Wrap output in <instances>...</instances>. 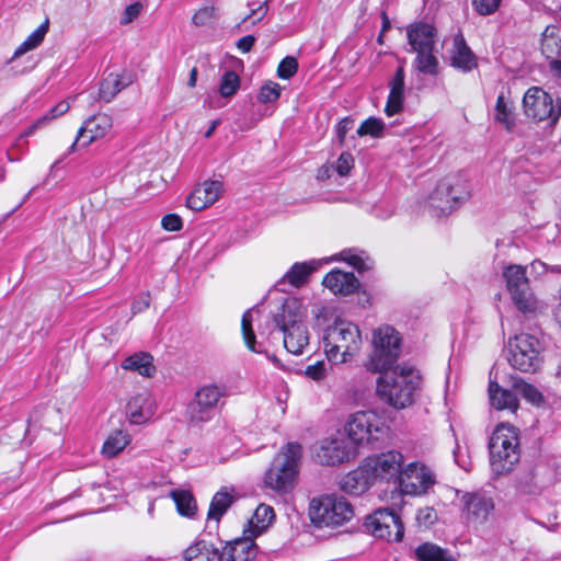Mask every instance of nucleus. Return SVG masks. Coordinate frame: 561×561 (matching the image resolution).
Wrapping results in <instances>:
<instances>
[{
  "label": "nucleus",
  "instance_id": "f257e3e1",
  "mask_svg": "<svg viewBox=\"0 0 561 561\" xmlns=\"http://www.w3.org/2000/svg\"><path fill=\"white\" fill-rule=\"evenodd\" d=\"M421 381L416 369L409 365H399L378 377L377 392L389 405L404 409L413 403Z\"/></svg>",
  "mask_w": 561,
  "mask_h": 561
},
{
  "label": "nucleus",
  "instance_id": "f03ea898",
  "mask_svg": "<svg viewBox=\"0 0 561 561\" xmlns=\"http://www.w3.org/2000/svg\"><path fill=\"white\" fill-rule=\"evenodd\" d=\"M304 316L300 302L295 298H287L272 319V323L283 333L284 347L295 355L301 354L309 343Z\"/></svg>",
  "mask_w": 561,
  "mask_h": 561
},
{
  "label": "nucleus",
  "instance_id": "7ed1b4c3",
  "mask_svg": "<svg viewBox=\"0 0 561 561\" xmlns=\"http://www.w3.org/2000/svg\"><path fill=\"white\" fill-rule=\"evenodd\" d=\"M490 465L495 476L511 472L520 458L518 434L515 427L500 424L489 440Z\"/></svg>",
  "mask_w": 561,
  "mask_h": 561
},
{
  "label": "nucleus",
  "instance_id": "20e7f679",
  "mask_svg": "<svg viewBox=\"0 0 561 561\" xmlns=\"http://www.w3.org/2000/svg\"><path fill=\"white\" fill-rule=\"evenodd\" d=\"M322 341L328 360L342 364L359 350L362 336L356 324L336 321L324 330Z\"/></svg>",
  "mask_w": 561,
  "mask_h": 561
},
{
  "label": "nucleus",
  "instance_id": "39448f33",
  "mask_svg": "<svg viewBox=\"0 0 561 561\" xmlns=\"http://www.w3.org/2000/svg\"><path fill=\"white\" fill-rule=\"evenodd\" d=\"M301 457V446L298 443H288L273 459L265 473L264 483L267 488L287 493L293 490Z\"/></svg>",
  "mask_w": 561,
  "mask_h": 561
},
{
  "label": "nucleus",
  "instance_id": "423d86ee",
  "mask_svg": "<svg viewBox=\"0 0 561 561\" xmlns=\"http://www.w3.org/2000/svg\"><path fill=\"white\" fill-rule=\"evenodd\" d=\"M401 353V337L399 332L383 325L373 333V352L367 363V369L373 373L390 370Z\"/></svg>",
  "mask_w": 561,
  "mask_h": 561
},
{
  "label": "nucleus",
  "instance_id": "0eeeda50",
  "mask_svg": "<svg viewBox=\"0 0 561 561\" xmlns=\"http://www.w3.org/2000/svg\"><path fill=\"white\" fill-rule=\"evenodd\" d=\"M345 431L355 445L367 443L377 447L378 443L388 439L390 428L374 411H358L350 416Z\"/></svg>",
  "mask_w": 561,
  "mask_h": 561
},
{
  "label": "nucleus",
  "instance_id": "6e6552de",
  "mask_svg": "<svg viewBox=\"0 0 561 561\" xmlns=\"http://www.w3.org/2000/svg\"><path fill=\"white\" fill-rule=\"evenodd\" d=\"M469 196V185L459 175H449L438 182L427 199L433 216L449 215Z\"/></svg>",
  "mask_w": 561,
  "mask_h": 561
},
{
  "label": "nucleus",
  "instance_id": "1a4fd4ad",
  "mask_svg": "<svg viewBox=\"0 0 561 561\" xmlns=\"http://www.w3.org/2000/svg\"><path fill=\"white\" fill-rule=\"evenodd\" d=\"M309 515L317 527H330L351 520L354 511L345 497L331 494L313 499L309 506Z\"/></svg>",
  "mask_w": 561,
  "mask_h": 561
},
{
  "label": "nucleus",
  "instance_id": "9d476101",
  "mask_svg": "<svg viewBox=\"0 0 561 561\" xmlns=\"http://www.w3.org/2000/svg\"><path fill=\"white\" fill-rule=\"evenodd\" d=\"M542 350L536 336L527 333L515 335L508 341V363L514 369L523 373H536L543 362Z\"/></svg>",
  "mask_w": 561,
  "mask_h": 561
},
{
  "label": "nucleus",
  "instance_id": "9b49d317",
  "mask_svg": "<svg viewBox=\"0 0 561 561\" xmlns=\"http://www.w3.org/2000/svg\"><path fill=\"white\" fill-rule=\"evenodd\" d=\"M528 266L508 264L503 267V278L514 306L523 313H533L538 301L527 277Z\"/></svg>",
  "mask_w": 561,
  "mask_h": 561
},
{
  "label": "nucleus",
  "instance_id": "f8f14e48",
  "mask_svg": "<svg viewBox=\"0 0 561 561\" xmlns=\"http://www.w3.org/2000/svg\"><path fill=\"white\" fill-rule=\"evenodd\" d=\"M226 393L227 389L225 386L209 383L199 387L186 409L190 422L192 424H201L210 421L215 415L220 399Z\"/></svg>",
  "mask_w": 561,
  "mask_h": 561
},
{
  "label": "nucleus",
  "instance_id": "ddd939ff",
  "mask_svg": "<svg viewBox=\"0 0 561 561\" xmlns=\"http://www.w3.org/2000/svg\"><path fill=\"white\" fill-rule=\"evenodd\" d=\"M364 527L374 537L387 541H401L404 526L401 517L391 508H379L365 518Z\"/></svg>",
  "mask_w": 561,
  "mask_h": 561
},
{
  "label": "nucleus",
  "instance_id": "4468645a",
  "mask_svg": "<svg viewBox=\"0 0 561 561\" xmlns=\"http://www.w3.org/2000/svg\"><path fill=\"white\" fill-rule=\"evenodd\" d=\"M523 106L528 117L539 122L549 118L556 123L561 115V100L554 105L551 95L537 87L527 90Z\"/></svg>",
  "mask_w": 561,
  "mask_h": 561
},
{
  "label": "nucleus",
  "instance_id": "2eb2a0df",
  "mask_svg": "<svg viewBox=\"0 0 561 561\" xmlns=\"http://www.w3.org/2000/svg\"><path fill=\"white\" fill-rule=\"evenodd\" d=\"M436 483L433 470L420 461H413L403 469L399 485L403 493L423 495Z\"/></svg>",
  "mask_w": 561,
  "mask_h": 561
},
{
  "label": "nucleus",
  "instance_id": "dca6fc26",
  "mask_svg": "<svg viewBox=\"0 0 561 561\" xmlns=\"http://www.w3.org/2000/svg\"><path fill=\"white\" fill-rule=\"evenodd\" d=\"M112 126V117L105 113H99L89 117L79 128L75 141L65 156L75 152L78 147H88L96 139L103 138L111 130Z\"/></svg>",
  "mask_w": 561,
  "mask_h": 561
},
{
  "label": "nucleus",
  "instance_id": "f3484780",
  "mask_svg": "<svg viewBox=\"0 0 561 561\" xmlns=\"http://www.w3.org/2000/svg\"><path fill=\"white\" fill-rule=\"evenodd\" d=\"M403 455L397 450H389L380 455L367 457L366 461L376 480H393L400 482L403 472Z\"/></svg>",
  "mask_w": 561,
  "mask_h": 561
},
{
  "label": "nucleus",
  "instance_id": "a211bd4d",
  "mask_svg": "<svg viewBox=\"0 0 561 561\" xmlns=\"http://www.w3.org/2000/svg\"><path fill=\"white\" fill-rule=\"evenodd\" d=\"M376 478L368 467L366 459L354 470L345 474L340 481V488L345 493L360 495L375 482Z\"/></svg>",
  "mask_w": 561,
  "mask_h": 561
},
{
  "label": "nucleus",
  "instance_id": "6ab92c4d",
  "mask_svg": "<svg viewBox=\"0 0 561 561\" xmlns=\"http://www.w3.org/2000/svg\"><path fill=\"white\" fill-rule=\"evenodd\" d=\"M436 36V28L427 22L419 21L407 26V38L411 46L410 51L435 49Z\"/></svg>",
  "mask_w": 561,
  "mask_h": 561
},
{
  "label": "nucleus",
  "instance_id": "aec40b11",
  "mask_svg": "<svg viewBox=\"0 0 561 561\" xmlns=\"http://www.w3.org/2000/svg\"><path fill=\"white\" fill-rule=\"evenodd\" d=\"M355 456V450L344 439H331L321 444L317 458L321 465L336 466L348 461Z\"/></svg>",
  "mask_w": 561,
  "mask_h": 561
},
{
  "label": "nucleus",
  "instance_id": "412c9836",
  "mask_svg": "<svg viewBox=\"0 0 561 561\" xmlns=\"http://www.w3.org/2000/svg\"><path fill=\"white\" fill-rule=\"evenodd\" d=\"M253 536H244L228 541L220 553L221 561H252L255 559L259 547Z\"/></svg>",
  "mask_w": 561,
  "mask_h": 561
},
{
  "label": "nucleus",
  "instance_id": "4be33fe9",
  "mask_svg": "<svg viewBox=\"0 0 561 561\" xmlns=\"http://www.w3.org/2000/svg\"><path fill=\"white\" fill-rule=\"evenodd\" d=\"M221 191L222 183L220 181H205L187 196L186 206L192 210H203L219 198Z\"/></svg>",
  "mask_w": 561,
  "mask_h": 561
},
{
  "label": "nucleus",
  "instance_id": "5701e85b",
  "mask_svg": "<svg viewBox=\"0 0 561 561\" xmlns=\"http://www.w3.org/2000/svg\"><path fill=\"white\" fill-rule=\"evenodd\" d=\"M321 265L320 261L310 260L307 262L295 263L287 273L276 283V287L279 291H287L285 287L287 284L294 288L301 287L307 283L309 276L319 268Z\"/></svg>",
  "mask_w": 561,
  "mask_h": 561
},
{
  "label": "nucleus",
  "instance_id": "b1692460",
  "mask_svg": "<svg viewBox=\"0 0 561 561\" xmlns=\"http://www.w3.org/2000/svg\"><path fill=\"white\" fill-rule=\"evenodd\" d=\"M126 414L134 424H144L154 414L153 400L147 392H140L129 399L126 405Z\"/></svg>",
  "mask_w": 561,
  "mask_h": 561
},
{
  "label": "nucleus",
  "instance_id": "393cba45",
  "mask_svg": "<svg viewBox=\"0 0 561 561\" xmlns=\"http://www.w3.org/2000/svg\"><path fill=\"white\" fill-rule=\"evenodd\" d=\"M466 518L469 523L483 524L494 508L491 499L476 493H467L463 496Z\"/></svg>",
  "mask_w": 561,
  "mask_h": 561
},
{
  "label": "nucleus",
  "instance_id": "a878e982",
  "mask_svg": "<svg viewBox=\"0 0 561 561\" xmlns=\"http://www.w3.org/2000/svg\"><path fill=\"white\" fill-rule=\"evenodd\" d=\"M322 284L325 288L330 289L334 295L347 296L357 290L359 287V280L355 277L352 272H343L340 270H333L328 273Z\"/></svg>",
  "mask_w": 561,
  "mask_h": 561
},
{
  "label": "nucleus",
  "instance_id": "bb28decb",
  "mask_svg": "<svg viewBox=\"0 0 561 561\" xmlns=\"http://www.w3.org/2000/svg\"><path fill=\"white\" fill-rule=\"evenodd\" d=\"M404 79L405 73L402 66L398 67L391 81L389 82L390 92L385 107L388 116L400 113L403 108L404 101Z\"/></svg>",
  "mask_w": 561,
  "mask_h": 561
},
{
  "label": "nucleus",
  "instance_id": "cd10ccee",
  "mask_svg": "<svg viewBox=\"0 0 561 561\" xmlns=\"http://www.w3.org/2000/svg\"><path fill=\"white\" fill-rule=\"evenodd\" d=\"M450 60L451 66L462 72H470L478 67L476 55L467 45L462 35H457L454 38Z\"/></svg>",
  "mask_w": 561,
  "mask_h": 561
},
{
  "label": "nucleus",
  "instance_id": "c85d7f7f",
  "mask_svg": "<svg viewBox=\"0 0 561 561\" xmlns=\"http://www.w3.org/2000/svg\"><path fill=\"white\" fill-rule=\"evenodd\" d=\"M182 561H221L219 549L204 539L195 540L182 553Z\"/></svg>",
  "mask_w": 561,
  "mask_h": 561
},
{
  "label": "nucleus",
  "instance_id": "c756f323",
  "mask_svg": "<svg viewBox=\"0 0 561 561\" xmlns=\"http://www.w3.org/2000/svg\"><path fill=\"white\" fill-rule=\"evenodd\" d=\"M131 83L133 76L130 73H110L100 83L99 98L100 100L108 103L116 96L117 93H119Z\"/></svg>",
  "mask_w": 561,
  "mask_h": 561
},
{
  "label": "nucleus",
  "instance_id": "7c9ffc66",
  "mask_svg": "<svg viewBox=\"0 0 561 561\" xmlns=\"http://www.w3.org/2000/svg\"><path fill=\"white\" fill-rule=\"evenodd\" d=\"M234 501L236 496L233 494V490L228 491L227 488H221L218 492H216L210 501L209 510L207 513L208 524L214 522L215 525L218 526L221 517L227 513Z\"/></svg>",
  "mask_w": 561,
  "mask_h": 561
},
{
  "label": "nucleus",
  "instance_id": "2f4dec72",
  "mask_svg": "<svg viewBox=\"0 0 561 561\" xmlns=\"http://www.w3.org/2000/svg\"><path fill=\"white\" fill-rule=\"evenodd\" d=\"M490 402L497 410L508 409L516 411L518 409V399L516 394L502 388L496 381L490 380L488 388Z\"/></svg>",
  "mask_w": 561,
  "mask_h": 561
},
{
  "label": "nucleus",
  "instance_id": "473e14b6",
  "mask_svg": "<svg viewBox=\"0 0 561 561\" xmlns=\"http://www.w3.org/2000/svg\"><path fill=\"white\" fill-rule=\"evenodd\" d=\"M152 362L153 357L149 353L139 352L124 359L122 368L125 370L137 371L144 377H151L156 371Z\"/></svg>",
  "mask_w": 561,
  "mask_h": 561
},
{
  "label": "nucleus",
  "instance_id": "72a5a7b5",
  "mask_svg": "<svg viewBox=\"0 0 561 561\" xmlns=\"http://www.w3.org/2000/svg\"><path fill=\"white\" fill-rule=\"evenodd\" d=\"M416 561H456L448 550L433 542H423L414 550Z\"/></svg>",
  "mask_w": 561,
  "mask_h": 561
},
{
  "label": "nucleus",
  "instance_id": "f704fd0d",
  "mask_svg": "<svg viewBox=\"0 0 561 561\" xmlns=\"http://www.w3.org/2000/svg\"><path fill=\"white\" fill-rule=\"evenodd\" d=\"M49 28V20L46 19L35 31H33L26 39L21 43L18 48L14 50L13 56L10 59V62L27 51H31L37 48L44 41Z\"/></svg>",
  "mask_w": 561,
  "mask_h": 561
},
{
  "label": "nucleus",
  "instance_id": "c9c22d12",
  "mask_svg": "<svg viewBox=\"0 0 561 561\" xmlns=\"http://www.w3.org/2000/svg\"><path fill=\"white\" fill-rule=\"evenodd\" d=\"M540 49L547 59H554L561 53V38L558 35V28L549 25L542 33Z\"/></svg>",
  "mask_w": 561,
  "mask_h": 561
},
{
  "label": "nucleus",
  "instance_id": "e433bc0d",
  "mask_svg": "<svg viewBox=\"0 0 561 561\" xmlns=\"http://www.w3.org/2000/svg\"><path fill=\"white\" fill-rule=\"evenodd\" d=\"M274 518L275 514L273 507L266 504H260L250 520L251 529L249 531L254 537L259 536L267 528Z\"/></svg>",
  "mask_w": 561,
  "mask_h": 561
},
{
  "label": "nucleus",
  "instance_id": "4c0bfd02",
  "mask_svg": "<svg viewBox=\"0 0 561 561\" xmlns=\"http://www.w3.org/2000/svg\"><path fill=\"white\" fill-rule=\"evenodd\" d=\"M171 497L173 499L180 515L193 517L196 514V501L190 491L173 490L171 491Z\"/></svg>",
  "mask_w": 561,
  "mask_h": 561
},
{
  "label": "nucleus",
  "instance_id": "58836bf2",
  "mask_svg": "<svg viewBox=\"0 0 561 561\" xmlns=\"http://www.w3.org/2000/svg\"><path fill=\"white\" fill-rule=\"evenodd\" d=\"M129 444V436L117 431L110 435L103 444L102 453L108 458L117 456Z\"/></svg>",
  "mask_w": 561,
  "mask_h": 561
},
{
  "label": "nucleus",
  "instance_id": "ea45409f",
  "mask_svg": "<svg viewBox=\"0 0 561 561\" xmlns=\"http://www.w3.org/2000/svg\"><path fill=\"white\" fill-rule=\"evenodd\" d=\"M416 53L414 65L416 69L425 75H436L438 71V59L434 49H424Z\"/></svg>",
  "mask_w": 561,
  "mask_h": 561
},
{
  "label": "nucleus",
  "instance_id": "a19ab883",
  "mask_svg": "<svg viewBox=\"0 0 561 561\" xmlns=\"http://www.w3.org/2000/svg\"><path fill=\"white\" fill-rule=\"evenodd\" d=\"M513 387L529 403L534 405L543 403L542 393L534 385L526 382L522 378H514Z\"/></svg>",
  "mask_w": 561,
  "mask_h": 561
},
{
  "label": "nucleus",
  "instance_id": "79ce46f5",
  "mask_svg": "<svg viewBox=\"0 0 561 561\" xmlns=\"http://www.w3.org/2000/svg\"><path fill=\"white\" fill-rule=\"evenodd\" d=\"M252 322H253L252 311L248 310L243 313L242 320H241L242 336H243L247 347L250 351H252L254 353H261L262 351L257 347L255 334L252 329Z\"/></svg>",
  "mask_w": 561,
  "mask_h": 561
},
{
  "label": "nucleus",
  "instance_id": "37998d69",
  "mask_svg": "<svg viewBox=\"0 0 561 561\" xmlns=\"http://www.w3.org/2000/svg\"><path fill=\"white\" fill-rule=\"evenodd\" d=\"M385 127L386 125L381 118L370 116L360 124L356 130V135L359 137L368 135L378 138L382 136Z\"/></svg>",
  "mask_w": 561,
  "mask_h": 561
},
{
  "label": "nucleus",
  "instance_id": "c03bdc74",
  "mask_svg": "<svg viewBox=\"0 0 561 561\" xmlns=\"http://www.w3.org/2000/svg\"><path fill=\"white\" fill-rule=\"evenodd\" d=\"M240 87V79L234 71H226L220 80L219 93L224 98L233 95Z\"/></svg>",
  "mask_w": 561,
  "mask_h": 561
},
{
  "label": "nucleus",
  "instance_id": "a18cd8bd",
  "mask_svg": "<svg viewBox=\"0 0 561 561\" xmlns=\"http://www.w3.org/2000/svg\"><path fill=\"white\" fill-rule=\"evenodd\" d=\"M280 92L282 87L278 83L268 81L261 87L257 93V101L263 104L274 103L279 99Z\"/></svg>",
  "mask_w": 561,
  "mask_h": 561
},
{
  "label": "nucleus",
  "instance_id": "49530a36",
  "mask_svg": "<svg viewBox=\"0 0 561 561\" xmlns=\"http://www.w3.org/2000/svg\"><path fill=\"white\" fill-rule=\"evenodd\" d=\"M495 119L506 126L507 129L513 125L512 111L507 105L505 96L500 94L495 104Z\"/></svg>",
  "mask_w": 561,
  "mask_h": 561
},
{
  "label": "nucleus",
  "instance_id": "de8ad7c7",
  "mask_svg": "<svg viewBox=\"0 0 561 561\" xmlns=\"http://www.w3.org/2000/svg\"><path fill=\"white\" fill-rule=\"evenodd\" d=\"M250 7V13L243 19L242 23L245 24L248 22H251V24H255L260 22L267 12V2L263 1H256L249 3Z\"/></svg>",
  "mask_w": 561,
  "mask_h": 561
},
{
  "label": "nucleus",
  "instance_id": "09e8293b",
  "mask_svg": "<svg viewBox=\"0 0 561 561\" xmlns=\"http://www.w3.org/2000/svg\"><path fill=\"white\" fill-rule=\"evenodd\" d=\"M298 70V61L295 57L287 56L278 65L277 76L280 79H290Z\"/></svg>",
  "mask_w": 561,
  "mask_h": 561
},
{
  "label": "nucleus",
  "instance_id": "8fccbe9b",
  "mask_svg": "<svg viewBox=\"0 0 561 561\" xmlns=\"http://www.w3.org/2000/svg\"><path fill=\"white\" fill-rule=\"evenodd\" d=\"M501 1L502 0H472V5L480 15H490L499 9Z\"/></svg>",
  "mask_w": 561,
  "mask_h": 561
},
{
  "label": "nucleus",
  "instance_id": "3c124183",
  "mask_svg": "<svg viewBox=\"0 0 561 561\" xmlns=\"http://www.w3.org/2000/svg\"><path fill=\"white\" fill-rule=\"evenodd\" d=\"M215 18V8L214 7H203L192 18V22L196 26H205L208 25L211 20Z\"/></svg>",
  "mask_w": 561,
  "mask_h": 561
},
{
  "label": "nucleus",
  "instance_id": "603ef678",
  "mask_svg": "<svg viewBox=\"0 0 561 561\" xmlns=\"http://www.w3.org/2000/svg\"><path fill=\"white\" fill-rule=\"evenodd\" d=\"M56 107H51L47 114L36 119L24 133L23 136H32L38 128L46 126L50 121L58 117Z\"/></svg>",
  "mask_w": 561,
  "mask_h": 561
},
{
  "label": "nucleus",
  "instance_id": "864d4df0",
  "mask_svg": "<svg viewBox=\"0 0 561 561\" xmlns=\"http://www.w3.org/2000/svg\"><path fill=\"white\" fill-rule=\"evenodd\" d=\"M305 375L316 381L322 380L327 376V365L324 360H318L312 365H308Z\"/></svg>",
  "mask_w": 561,
  "mask_h": 561
},
{
  "label": "nucleus",
  "instance_id": "5fc2aeb1",
  "mask_svg": "<svg viewBox=\"0 0 561 561\" xmlns=\"http://www.w3.org/2000/svg\"><path fill=\"white\" fill-rule=\"evenodd\" d=\"M151 296L149 291L140 293L137 295L131 304L133 314H137L147 310L150 306Z\"/></svg>",
  "mask_w": 561,
  "mask_h": 561
},
{
  "label": "nucleus",
  "instance_id": "6e6d98bb",
  "mask_svg": "<svg viewBox=\"0 0 561 561\" xmlns=\"http://www.w3.org/2000/svg\"><path fill=\"white\" fill-rule=\"evenodd\" d=\"M354 159L353 156L350 152H343L339 157L336 161V172L341 176H345L348 174L351 169L353 168Z\"/></svg>",
  "mask_w": 561,
  "mask_h": 561
},
{
  "label": "nucleus",
  "instance_id": "4d7b16f0",
  "mask_svg": "<svg viewBox=\"0 0 561 561\" xmlns=\"http://www.w3.org/2000/svg\"><path fill=\"white\" fill-rule=\"evenodd\" d=\"M354 119L350 117L342 118L336 125V139L341 146L345 144L346 134L353 128Z\"/></svg>",
  "mask_w": 561,
  "mask_h": 561
},
{
  "label": "nucleus",
  "instance_id": "13d9d810",
  "mask_svg": "<svg viewBox=\"0 0 561 561\" xmlns=\"http://www.w3.org/2000/svg\"><path fill=\"white\" fill-rule=\"evenodd\" d=\"M161 225L164 230L180 231L182 229L183 222L179 215L168 214L162 218Z\"/></svg>",
  "mask_w": 561,
  "mask_h": 561
},
{
  "label": "nucleus",
  "instance_id": "bf43d9fd",
  "mask_svg": "<svg viewBox=\"0 0 561 561\" xmlns=\"http://www.w3.org/2000/svg\"><path fill=\"white\" fill-rule=\"evenodd\" d=\"M142 4L140 2H135L126 7L123 16L121 19V24H129L133 22L141 12Z\"/></svg>",
  "mask_w": 561,
  "mask_h": 561
},
{
  "label": "nucleus",
  "instance_id": "052dcab7",
  "mask_svg": "<svg viewBox=\"0 0 561 561\" xmlns=\"http://www.w3.org/2000/svg\"><path fill=\"white\" fill-rule=\"evenodd\" d=\"M455 462L465 471H470L471 461L468 455L462 450V448L456 444L455 449L453 450Z\"/></svg>",
  "mask_w": 561,
  "mask_h": 561
},
{
  "label": "nucleus",
  "instance_id": "680f3d73",
  "mask_svg": "<svg viewBox=\"0 0 561 561\" xmlns=\"http://www.w3.org/2000/svg\"><path fill=\"white\" fill-rule=\"evenodd\" d=\"M416 519L426 525H433L437 519V514L434 508L432 507H425L417 512Z\"/></svg>",
  "mask_w": 561,
  "mask_h": 561
},
{
  "label": "nucleus",
  "instance_id": "e2e57ef3",
  "mask_svg": "<svg viewBox=\"0 0 561 561\" xmlns=\"http://www.w3.org/2000/svg\"><path fill=\"white\" fill-rule=\"evenodd\" d=\"M255 41L256 38L254 35H245L238 39L237 48L242 53H249L252 49Z\"/></svg>",
  "mask_w": 561,
  "mask_h": 561
},
{
  "label": "nucleus",
  "instance_id": "0e129e2a",
  "mask_svg": "<svg viewBox=\"0 0 561 561\" xmlns=\"http://www.w3.org/2000/svg\"><path fill=\"white\" fill-rule=\"evenodd\" d=\"M550 70L554 77L561 79V59H550Z\"/></svg>",
  "mask_w": 561,
  "mask_h": 561
},
{
  "label": "nucleus",
  "instance_id": "69168bd1",
  "mask_svg": "<svg viewBox=\"0 0 561 561\" xmlns=\"http://www.w3.org/2000/svg\"><path fill=\"white\" fill-rule=\"evenodd\" d=\"M530 274H542L546 272V264L541 261H534L529 265Z\"/></svg>",
  "mask_w": 561,
  "mask_h": 561
},
{
  "label": "nucleus",
  "instance_id": "338daca9",
  "mask_svg": "<svg viewBox=\"0 0 561 561\" xmlns=\"http://www.w3.org/2000/svg\"><path fill=\"white\" fill-rule=\"evenodd\" d=\"M220 124V121L219 119H214L211 123H210V126L208 127V129L205 131V137L206 138H210L214 134V131L216 130V128L218 127V125Z\"/></svg>",
  "mask_w": 561,
  "mask_h": 561
},
{
  "label": "nucleus",
  "instance_id": "774afa93",
  "mask_svg": "<svg viewBox=\"0 0 561 561\" xmlns=\"http://www.w3.org/2000/svg\"><path fill=\"white\" fill-rule=\"evenodd\" d=\"M196 81H197V69L194 67L191 70L190 78H188V81H187V85L190 88H194L196 85Z\"/></svg>",
  "mask_w": 561,
  "mask_h": 561
}]
</instances>
